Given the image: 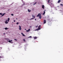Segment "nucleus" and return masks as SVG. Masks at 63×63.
<instances>
[{
    "label": "nucleus",
    "mask_w": 63,
    "mask_h": 63,
    "mask_svg": "<svg viewBox=\"0 0 63 63\" xmlns=\"http://www.w3.org/2000/svg\"><path fill=\"white\" fill-rule=\"evenodd\" d=\"M36 16L37 17H38V16H39V18L40 19H41L42 18V16H41V14H40V13H39Z\"/></svg>",
    "instance_id": "1"
},
{
    "label": "nucleus",
    "mask_w": 63,
    "mask_h": 63,
    "mask_svg": "<svg viewBox=\"0 0 63 63\" xmlns=\"http://www.w3.org/2000/svg\"><path fill=\"white\" fill-rule=\"evenodd\" d=\"M41 25H39L38 27V28L36 29V30H35V31H36V30L38 31V30H41Z\"/></svg>",
    "instance_id": "2"
},
{
    "label": "nucleus",
    "mask_w": 63,
    "mask_h": 63,
    "mask_svg": "<svg viewBox=\"0 0 63 63\" xmlns=\"http://www.w3.org/2000/svg\"><path fill=\"white\" fill-rule=\"evenodd\" d=\"M8 21V20L7 19L6 21H5V24H7V23H8V22L7 21Z\"/></svg>",
    "instance_id": "3"
},
{
    "label": "nucleus",
    "mask_w": 63,
    "mask_h": 63,
    "mask_svg": "<svg viewBox=\"0 0 63 63\" xmlns=\"http://www.w3.org/2000/svg\"><path fill=\"white\" fill-rule=\"evenodd\" d=\"M19 29L20 30H21V26L19 25Z\"/></svg>",
    "instance_id": "4"
},
{
    "label": "nucleus",
    "mask_w": 63,
    "mask_h": 63,
    "mask_svg": "<svg viewBox=\"0 0 63 63\" xmlns=\"http://www.w3.org/2000/svg\"><path fill=\"white\" fill-rule=\"evenodd\" d=\"M42 9H44V8H45V6H44V5H43L42 6Z\"/></svg>",
    "instance_id": "5"
},
{
    "label": "nucleus",
    "mask_w": 63,
    "mask_h": 63,
    "mask_svg": "<svg viewBox=\"0 0 63 63\" xmlns=\"http://www.w3.org/2000/svg\"><path fill=\"white\" fill-rule=\"evenodd\" d=\"M46 23V20H44V24H45V23Z\"/></svg>",
    "instance_id": "6"
},
{
    "label": "nucleus",
    "mask_w": 63,
    "mask_h": 63,
    "mask_svg": "<svg viewBox=\"0 0 63 63\" xmlns=\"http://www.w3.org/2000/svg\"><path fill=\"white\" fill-rule=\"evenodd\" d=\"M21 34H22V36H25V35L23 34V33H21Z\"/></svg>",
    "instance_id": "7"
},
{
    "label": "nucleus",
    "mask_w": 63,
    "mask_h": 63,
    "mask_svg": "<svg viewBox=\"0 0 63 63\" xmlns=\"http://www.w3.org/2000/svg\"><path fill=\"white\" fill-rule=\"evenodd\" d=\"M61 2V0H59L58 1V3H60V2Z\"/></svg>",
    "instance_id": "8"
},
{
    "label": "nucleus",
    "mask_w": 63,
    "mask_h": 63,
    "mask_svg": "<svg viewBox=\"0 0 63 63\" xmlns=\"http://www.w3.org/2000/svg\"><path fill=\"white\" fill-rule=\"evenodd\" d=\"M44 13L42 14L43 15H44L45 14V13H46V12L44 11Z\"/></svg>",
    "instance_id": "9"
},
{
    "label": "nucleus",
    "mask_w": 63,
    "mask_h": 63,
    "mask_svg": "<svg viewBox=\"0 0 63 63\" xmlns=\"http://www.w3.org/2000/svg\"><path fill=\"white\" fill-rule=\"evenodd\" d=\"M34 39H37V37L36 36H35L34 37Z\"/></svg>",
    "instance_id": "10"
},
{
    "label": "nucleus",
    "mask_w": 63,
    "mask_h": 63,
    "mask_svg": "<svg viewBox=\"0 0 63 63\" xmlns=\"http://www.w3.org/2000/svg\"><path fill=\"white\" fill-rule=\"evenodd\" d=\"M28 11L29 12H31V10H29V9H28Z\"/></svg>",
    "instance_id": "11"
},
{
    "label": "nucleus",
    "mask_w": 63,
    "mask_h": 63,
    "mask_svg": "<svg viewBox=\"0 0 63 63\" xmlns=\"http://www.w3.org/2000/svg\"><path fill=\"white\" fill-rule=\"evenodd\" d=\"M32 16V17H33L34 18H35V16H34L33 15Z\"/></svg>",
    "instance_id": "12"
},
{
    "label": "nucleus",
    "mask_w": 63,
    "mask_h": 63,
    "mask_svg": "<svg viewBox=\"0 0 63 63\" xmlns=\"http://www.w3.org/2000/svg\"><path fill=\"white\" fill-rule=\"evenodd\" d=\"M5 13H4L1 16H4L5 15Z\"/></svg>",
    "instance_id": "13"
},
{
    "label": "nucleus",
    "mask_w": 63,
    "mask_h": 63,
    "mask_svg": "<svg viewBox=\"0 0 63 63\" xmlns=\"http://www.w3.org/2000/svg\"><path fill=\"white\" fill-rule=\"evenodd\" d=\"M9 20H10V18H8V22L9 21Z\"/></svg>",
    "instance_id": "14"
},
{
    "label": "nucleus",
    "mask_w": 63,
    "mask_h": 63,
    "mask_svg": "<svg viewBox=\"0 0 63 63\" xmlns=\"http://www.w3.org/2000/svg\"><path fill=\"white\" fill-rule=\"evenodd\" d=\"M5 30H7L8 29V28H5Z\"/></svg>",
    "instance_id": "15"
},
{
    "label": "nucleus",
    "mask_w": 63,
    "mask_h": 63,
    "mask_svg": "<svg viewBox=\"0 0 63 63\" xmlns=\"http://www.w3.org/2000/svg\"><path fill=\"white\" fill-rule=\"evenodd\" d=\"M23 41H24V42H25V39H23Z\"/></svg>",
    "instance_id": "16"
},
{
    "label": "nucleus",
    "mask_w": 63,
    "mask_h": 63,
    "mask_svg": "<svg viewBox=\"0 0 63 63\" xmlns=\"http://www.w3.org/2000/svg\"><path fill=\"white\" fill-rule=\"evenodd\" d=\"M31 19H34V18H32L30 19V20H31Z\"/></svg>",
    "instance_id": "17"
},
{
    "label": "nucleus",
    "mask_w": 63,
    "mask_h": 63,
    "mask_svg": "<svg viewBox=\"0 0 63 63\" xmlns=\"http://www.w3.org/2000/svg\"><path fill=\"white\" fill-rule=\"evenodd\" d=\"M60 5H61V6H63V4H60Z\"/></svg>",
    "instance_id": "18"
},
{
    "label": "nucleus",
    "mask_w": 63,
    "mask_h": 63,
    "mask_svg": "<svg viewBox=\"0 0 63 63\" xmlns=\"http://www.w3.org/2000/svg\"><path fill=\"white\" fill-rule=\"evenodd\" d=\"M8 42H9V43H11V41L9 40L8 41Z\"/></svg>",
    "instance_id": "19"
},
{
    "label": "nucleus",
    "mask_w": 63,
    "mask_h": 63,
    "mask_svg": "<svg viewBox=\"0 0 63 63\" xmlns=\"http://www.w3.org/2000/svg\"><path fill=\"white\" fill-rule=\"evenodd\" d=\"M36 3H37V2L35 3H34L33 4V5H35V4H36Z\"/></svg>",
    "instance_id": "20"
},
{
    "label": "nucleus",
    "mask_w": 63,
    "mask_h": 63,
    "mask_svg": "<svg viewBox=\"0 0 63 63\" xmlns=\"http://www.w3.org/2000/svg\"><path fill=\"white\" fill-rule=\"evenodd\" d=\"M28 38H32V36H30V37H29Z\"/></svg>",
    "instance_id": "21"
},
{
    "label": "nucleus",
    "mask_w": 63,
    "mask_h": 63,
    "mask_svg": "<svg viewBox=\"0 0 63 63\" xmlns=\"http://www.w3.org/2000/svg\"><path fill=\"white\" fill-rule=\"evenodd\" d=\"M0 58H3V57H1V56H0Z\"/></svg>",
    "instance_id": "22"
},
{
    "label": "nucleus",
    "mask_w": 63,
    "mask_h": 63,
    "mask_svg": "<svg viewBox=\"0 0 63 63\" xmlns=\"http://www.w3.org/2000/svg\"><path fill=\"white\" fill-rule=\"evenodd\" d=\"M6 40H7V41H9V39L8 38H7L6 39Z\"/></svg>",
    "instance_id": "23"
},
{
    "label": "nucleus",
    "mask_w": 63,
    "mask_h": 63,
    "mask_svg": "<svg viewBox=\"0 0 63 63\" xmlns=\"http://www.w3.org/2000/svg\"><path fill=\"white\" fill-rule=\"evenodd\" d=\"M11 16H14V14H12Z\"/></svg>",
    "instance_id": "24"
},
{
    "label": "nucleus",
    "mask_w": 63,
    "mask_h": 63,
    "mask_svg": "<svg viewBox=\"0 0 63 63\" xmlns=\"http://www.w3.org/2000/svg\"><path fill=\"white\" fill-rule=\"evenodd\" d=\"M0 15H2V14L1 13H0Z\"/></svg>",
    "instance_id": "25"
},
{
    "label": "nucleus",
    "mask_w": 63,
    "mask_h": 63,
    "mask_svg": "<svg viewBox=\"0 0 63 63\" xmlns=\"http://www.w3.org/2000/svg\"><path fill=\"white\" fill-rule=\"evenodd\" d=\"M15 40V41H17V39H14Z\"/></svg>",
    "instance_id": "26"
},
{
    "label": "nucleus",
    "mask_w": 63,
    "mask_h": 63,
    "mask_svg": "<svg viewBox=\"0 0 63 63\" xmlns=\"http://www.w3.org/2000/svg\"><path fill=\"white\" fill-rule=\"evenodd\" d=\"M30 29H28V31H29L30 30Z\"/></svg>",
    "instance_id": "27"
},
{
    "label": "nucleus",
    "mask_w": 63,
    "mask_h": 63,
    "mask_svg": "<svg viewBox=\"0 0 63 63\" xmlns=\"http://www.w3.org/2000/svg\"><path fill=\"white\" fill-rule=\"evenodd\" d=\"M26 32H29V31H28V30H27L26 31Z\"/></svg>",
    "instance_id": "28"
},
{
    "label": "nucleus",
    "mask_w": 63,
    "mask_h": 63,
    "mask_svg": "<svg viewBox=\"0 0 63 63\" xmlns=\"http://www.w3.org/2000/svg\"><path fill=\"white\" fill-rule=\"evenodd\" d=\"M17 24H18V22H17L16 23Z\"/></svg>",
    "instance_id": "29"
},
{
    "label": "nucleus",
    "mask_w": 63,
    "mask_h": 63,
    "mask_svg": "<svg viewBox=\"0 0 63 63\" xmlns=\"http://www.w3.org/2000/svg\"><path fill=\"white\" fill-rule=\"evenodd\" d=\"M38 27V26H36V28H37V27Z\"/></svg>",
    "instance_id": "30"
},
{
    "label": "nucleus",
    "mask_w": 63,
    "mask_h": 63,
    "mask_svg": "<svg viewBox=\"0 0 63 63\" xmlns=\"http://www.w3.org/2000/svg\"><path fill=\"white\" fill-rule=\"evenodd\" d=\"M48 3H49V1H48Z\"/></svg>",
    "instance_id": "31"
},
{
    "label": "nucleus",
    "mask_w": 63,
    "mask_h": 63,
    "mask_svg": "<svg viewBox=\"0 0 63 63\" xmlns=\"http://www.w3.org/2000/svg\"><path fill=\"white\" fill-rule=\"evenodd\" d=\"M14 22H16V21L14 20Z\"/></svg>",
    "instance_id": "32"
},
{
    "label": "nucleus",
    "mask_w": 63,
    "mask_h": 63,
    "mask_svg": "<svg viewBox=\"0 0 63 63\" xmlns=\"http://www.w3.org/2000/svg\"><path fill=\"white\" fill-rule=\"evenodd\" d=\"M8 11H10V10L9 9H8Z\"/></svg>",
    "instance_id": "33"
},
{
    "label": "nucleus",
    "mask_w": 63,
    "mask_h": 63,
    "mask_svg": "<svg viewBox=\"0 0 63 63\" xmlns=\"http://www.w3.org/2000/svg\"><path fill=\"white\" fill-rule=\"evenodd\" d=\"M35 20L36 21V19H35Z\"/></svg>",
    "instance_id": "34"
},
{
    "label": "nucleus",
    "mask_w": 63,
    "mask_h": 63,
    "mask_svg": "<svg viewBox=\"0 0 63 63\" xmlns=\"http://www.w3.org/2000/svg\"><path fill=\"white\" fill-rule=\"evenodd\" d=\"M11 41H13V40H11Z\"/></svg>",
    "instance_id": "35"
},
{
    "label": "nucleus",
    "mask_w": 63,
    "mask_h": 63,
    "mask_svg": "<svg viewBox=\"0 0 63 63\" xmlns=\"http://www.w3.org/2000/svg\"><path fill=\"white\" fill-rule=\"evenodd\" d=\"M11 43H12V44L13 43V42Z\"/></svg>",
    "instance_id": "36"
},
{
    "label": "nucleus",
    "mask_w": 63,
    "mask_h": 63,
    "mask_svg": "<svg viewBox=\"0 0 63 63\" xmlns=\"http://www.w3.org/2000/svg\"><path fill=\"white\" fill-rule=\"evenodd\" d=\"M48 1H50V0H48Z\"/></svg>",
    "instance_id": "37"
},
{
    "label": "nucleus",
    "mask_w": 63,
    "mask_h": 63,
    "mask_svg": "<svg viewBox=\"0 0 63 63\" xmlns=\"http://www.w3.org/2000/svg\"><path fill=\"white\" fill-rule=\"evenodd\" d=\"M16 19H17V18H16Z\"/></svg>",
    "instance_id": "38"
},
{
    "label": "nucleus",
    "mask_w": 63,
    "mask_h": 63,
    "mask_svg": "<svg viewBox=\"0 0 63 63\" xmlns=\"http://www.w3.org/2000/svg\"><path fill=\"white\" fill-rule=\"evenodd\" d=\"M30 27L31 28V27H31H31Z\"/></svg>",
    "instance_id": "39"
},
{
    "label": "nucleus",
    "mask_w": 63,
    "mask_h": 63,
    "mask_svg": "<svg viewBox=\"0 0 63 63\" xmlns=\"http://www.w3.org/2000/svg\"><path fill=\"white\" fill-rule=\"evenodd\" d=\"M51 4H52V3H51Z\"/></svg>",
    "instance_id": "40"
},
{
    "label": "nucleus",
    "mask_w": 63,
    "mask_h": 63,
    "mask_svg": "<svg viewBox=\"0 0 63 63\" xmlns=\"http://www.w3.org/2000/svg\"><path fill=\"white\" fill-rule=\"evenodd\" d=\"M44 11H46V10H44Z\"/></svg>",
    "instance_id": "41"
}]
</instances>
